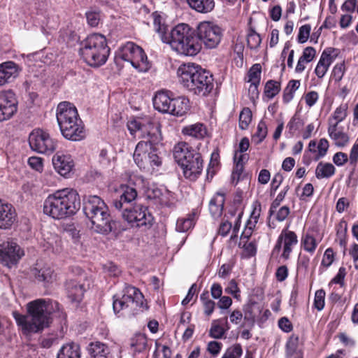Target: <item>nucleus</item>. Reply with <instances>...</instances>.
Wrapping results in <instances>:
<instances>
[{"instance_id": "1", "label": "nucleus", "mask_w": 358, "mask_h": 358, "mask_svg": "<svg viewBox=\"0 0 358 358\" xmlns=\"http://www.w3.org/2000/svg\"><path fill=\"white\" fill-rule=\"evenodd\" d=\"M127 126L131 136L148 139L140 141L136 146L133 157L137 166L141 169L159 166L161 162L153 148L162 141L159 122L150 115H145L129 120Z\"/></svg>"}, {"instance_id": "2", "label": "nucleus", "mask_w": 358, "mask_h": 358, "mask_svg": "<svg viewBox=\"0 0 358 358\" xmlns=\"http://www.w3.org/2000/svg\"><path fill=\"white\" fill-rule=\"evenodd\" d=\"M80 207L78 192L73 188H63L49 194L43 203V213L55 220L74 215Z\"/></svg>"}, {"instance_id": "3", "label": "nucleus", "mask_w": 358, "mask_h": 358, "mask_svg": "<svg viewBox=\"0 0 358 358\" xmlns=\"http://www.w3.org/2000/svg\"><path fill=\"white\" fill-rule=\"evenodd\" d=\"M180 84L200 96L208 95L213 89V78L209 72L195 64H183L177 70Z\"/></svg>"}, {"instance_id": "4", "label": "nucleus", "mask_w": 358, "mask_h": 358, "mask_svg": "<svg viewBox=\"0 0 358 358\" xmlns=\"http://www.w3.org/2000/svg\"><path fill=\"white\" fill-rule=\"evenodd\" d=\"M84 211L90 220L91 228L101 234H108L115 227L108 208L104 201L96 195H85L83 197Z\"/></svg>"}, {"instance_id": "5", "label": "nucleus", "mask_w": 358, "mask_h": 358, "mask_svg": "<svg viewBox=\"0 0 358 358\" xmlns=\"http://www.w3.org/2000/svg\"><path fill=\"white\" fill-rule=\"evenodd\" d=\"M162 41L169 44L177 53L185 56H194L201 49L194 31L187 24H179L168 34H163Z\"/></svg>"}, {"instance_id": "6", "label": "nucleus", "mask_w": 358, "mask_h": 358, "mask_svg": "<svg viewBox=\"0 0 358 358\" xmlns=\"http://www.w3.org/2000/svg\"><path fill=\"white\" fill-rule=\"evenodd\" d=\"M57 120L63 136L71 141H80L85 137V129L75 106L64 101L57 106Z\"/></svg>"}, {"instance_id": "7", "label": "nucleus", "mask_w": 358, "mask_h": 358, "mask_svg": "<svg viewBox=\"0 0 358 358\" xmlns=\"http://www.w3.org/2000/svg\"><path fill=\"white\" fill-rule=\"evenodd\" d=\"M27 311V315L13 312V317L24 334L36 333L48 326L49 317L45 313V299H38L29 302Z\"/></svg>"}, {"instance_id": "8", "label": "nucleus", "mask_w": 358, "mask_h": 358, "mask_svg": "<svg viewBox=\"0 0 358 358\" xmlns=\"http://www.w3.org/2000/svg\"><path fill=\"white\" fill-rule=\"evenodd\" d=\"M110 49L106 37L99 34H93L81 43L80 54L84 60L92 66L104 64L109 55Z\"/></svg>"}, {"instance_id": "9", "label": "nucleus", "mask_w": 358, "mask_h": 358, "mask_svg": "<svg viewBox=\"0 0 358 358\" xmlns=\"http://www.w3.org/2000/svg\"><path fill=\"white\" fill-rule=\"evenodd\" d=\"M117 56L129 63L139 72H147L151 67L144 50L133 42L122 45L118 50Z\"/></svg>"}, {"instance_id": "10", "label": "nucleus", "mask_w": 358, "mask_h": 358, "mask_svg": "<svg viewBox=\"0 0 358 358\" xmlns=\"http://www.w3.org/2000/svg\"><path fill=\"white\" fill-rule=\"evenodd\" d=\"M144 296L140 290L135 287L127 285L121 294H117L113 296V310L115 314L124 309L136 310L138 308H143Z\"/></svg>"}, {"instance_id": "11", "label": "nucleus", "mask_w": 358, "mask_h": 358, "mask_svg": "<svg viewBox=\"0 0 358 358\" xmlns=\"http://www.w3.org/2000/svg\"><path fill=\"white\" fill-rule=\"evenodd\" d=\"M121 210V215L131 227H150L153 223V217L145 206L134 203Z\"/></svg>"}, {"instance_id": "12", "label": "nucleus", "mask_w": 358, "mask_h": 358, "mask_svg": "<svg viewBox=\"0 0 358 358\" xmlns=\"http://www.w3.org/2000/svg\"><path fill=\"white\" fill-rule=\"evenodd\" d=\"M196 35L198 39L206 48L212 49L216 48L220 43L222 30L213 22L203 21L197 26Z\"/></svg>"}, {"instance_id": "13", "label": "nucleus", "mask_w": 358, "mask_h": 358, "mask_svg": "<svg viewBox=\"0 0 358 358\" xmlns=\"http://www.w3.org/2000/svg\"><path fill=\"white\" fill-rule=\"evenodd\" d=\"M24 250L14 239H8L0 244V263L11 268L24 257Z\"/></svg>"}, {"instance_id": "14", "label": "nucleus", "mask_w": 358, "mask_h": 358, "mask_svg": "<svg viewBox=\"0 0 358 358\" xmlns=\"http://www.w3.org/2000/svg\"><path fill=\"white\" fill-rule=\"evenodd\" d=\"M29 143L31 150L39 153H52L57 146V142L49 134L41 130H34L29 137Z\"/></svg>"}, {"instance_id": "15", "label": "nucleus", "mask_w": 358, "mask_h": 358, "mask_svg": "<svg viewBox=\"0 0 358 358\" xmlns=\"http://www.w3.org/2000/svg\"><path fill=\"white\" fill-rule=\"evenodd\" d=\"M297 243L298 237L294 231H289L288 227H286L282 229L279 235L273 252H279L282 250L281 257L285 259H288Z\"/></svg>"}, {"instance_id": "16", "label": "nucleus", "mask_w": 358, "mask_h": 358, "mask_svg": "<svg viewBox=\"0 0 358 358\" xmlns=\"http://www.w3.org/2000/svg\"><path fill=\"white\" fill-rule=\"evenodd\" d=\"M17 100L11 91L0 93V122L10 119L17 110Z\"/></svg>"}, {"instance_id": "17", "label": "nucleus", "mask_w": 358, "mask_h": 358, "mask_svg": "<svg viewBox=\"0 0 358 358\" xmlns=\"http://www.w3.org/2000/svg\"><path fill=\"white\" fill-rule=\"evenodd\" d=\"M178 165L182 169L184 176L192 180L197 178L203 170V160L199 153L194 154L189 159Z\"/></svg>"}, {"instance_id": "18", "label": "nucleus", "mask_w": 358, "mask_h": 358, "mask_svg": "<svg viewBox=\"0 0 358 358\" xmlns=\"http://www.w3.org/2000/svg\"><path fill=\"white\" fill-rule=\"evenodd\" d=\"M31 273L38 282L48 287L57 280V274L52 267L43 262H37L31 270Z\"/></svg>"}, {"instance_id": "19", "label": "nucleus", "mask_w": 358, "mask_h": 358, "mask_svg": "<svg viewBox=\"0 0 358 358\" xmlns=\"http://www.w3.org/2000/svg\"><path fill=\"white\" fill-rule=\"evenodd\" d=\"M52 164L55 171L62 176H70L74 167V162L69 154L57 152L52 157Z\"/></svg>"}, {"instance_id": "20", "label": "nucleus", "mask_w": 358, "mask_h": 358, "mask_svg": "<svg viewBox=\"0 0 358 358\" xmlns=\"http://www.w3.org/2000/svg\"><path fill=\"white\" fill-rule=\"evenodd\" d=\"M118 193L119 199H116L113 202L115 208L117 210L133 205V201L137 197L136 189L127 185H121Z\"/></svg>"}, {"instance_id": "21", "label": "nucleus", "mask_w": 358, "mask_h": 358, "mask_svg": "<svg viewBox=\"0 0 358 358\" xmlns=\"http://www.w3.org/2000/svg\"><path fill=\"white\" fill-rule=\"evenodd\" d=\"M16 213L14 207L0 199V229H8L15 221Z\"/></svg>"}, {"instance_id": "22", "label": "nucleus", "mask_w": 358, "mask_h": 358, "mask_svg": "<svg viewBox=\"0 0 358 358\" xmlns=\"http://www.w3.org/2000/svg\"><path fill=\"white\" fill-rule=\"evenodd\" d=\"M20 71L19 66L13 62L0 64V86L13 81L17 77Z\"/></svg>"}, {"instance_id": "23", "label": "nucleus", "mask_w": 358, "mask_h": 358, "mask_svg": "<svg viewBox=\"0 0 358 358\" xmlns=\"http://www.w3.org/2000/svg\"><path fill=\"white\" fill-rule=\"evenodd\" d=\"M173 99L170 92L159 91L152 100L154 108L161 113H169Z\"/></svg>"}, {"instance_id": "24", "label": "nucleus", "mask_w": 358, "mask_h": 358, "mask_svg": "<svg viewBox=\"0 0 358 358\" xmlns=\"http://www.w3.org/2000/svg\"><path fill=\"white\" fill-rule=\"evenodd\" d=\"M147 194L148 198L157 199L162 206L169 207L174 203L175 198L173 194L167 189L159 188L148 189Z\"/></svg>"}, {"instance_id": "25", "label": "nucleus", "mask_w": 358, "mask_h": 358, "mask_svg": "<svg viewBox=\"0 0 358 358\" xmlns=\"http://www.w3.org/2000/svg\"><path fill=\"white\" fill-rule=\"evenodd\" d=\"M197 153L187 143L184 141L178 143L173 148V157L178 164H182L183 162L189 159L192 156Z\"/></svg>"}, {"instance_id": "26", "label": "nucleus", "mask_w": 358, "mask_h": 358, "mask_svg": "<svg viewBox=\"0 0 358 358\" xmlns=\"http://www.w3.org/2000/svg\"><path fill=\"white\" fill-rule=\"evenodd\" d=\"M66 289L67 296L72 302L79 303L82 301L85 287L84 284L76 280H70L66 282Z\"/></svg>"}, {"instance_id": "27", "label": "nucleus", "mask_w": 358, "mask_h": 358, "mask_svg": "<svg viewBox=\"0 0 358 358\" xmlns=\"http://www.w3.org/2000/svg\"><path fill=\"white\" fill-rule=\"evenodd\" d=\"M229 329L227 317L214 320L211 323L209 336L215 339H220Z\"/></svg>"}, {"instance_id": "28", "label": "nucleus", "mask_w": 358, "mask_h": 358, "mask_svg": "<svg viewBox=\"0 0 358 358\" xmlns=\"http://www.w3.org/2000/svg\"><path fill=\"white\" fill-rule=\"evenodd\" d=\"M299 343L297 336L293 334L289 338L285 345V358H303Z\"/></svg>"}, {"instance_id": "29", "label": "nucleus", "mask_w": 358, "mask_h": 358, "mask_svg": "<svg viewBox=\"0 0 358 358\" xmlns=\"http://www.w3.org/2000/svg\"><path fill=\"white\" fill-rule=\"evenodd\" d=\"M169 114L175 116H182L187 113L189 108V99L184 96L173 98L171 103Z\"/></svg>"}, {"instance_id": "30", "label": "nucleus", "mask_w": 358, "mask_h": 358, "mask_svg": "<svg viewBox=\"0 0 358 358\" xmlns=\"http://www.w3.org/2000/svg\"><path fill=\"white\" fill-rule=\"evenodd\" d=\"M182 134L196 139H203L207 135V129L202 123H195L184 127Z\"/></svg>"}, {"instance_id": "31", "label": "nucleus", "mask_w": 358, "mask_h": 358, "mask_svg": "<svg viewBox=\"0 0 358 358\" xmlns=\"http://www.w3.org/2000/svg\"><path fill=\"white\" fill-rule=\"evenodd\" d=\"M333 60L330 51L325 50L322 53L315 69V73L318 78H322L325 76Z\"/></svg>"}, {"instance_id": "32", "label": "nucleus", "mask_w": 358, "mask_h": 358, "mask_svg": "<svg viewBox=\"0 0 358 358\" xmlns=\"http://www.w3.org/2000/svg\"><path fill=\"white\" fill-rule=\"evenodd\" d=\"M147 346L148 340L143 334H136L129 339L130 350L134 355L144 352Z\"/></svg>"}, {"instance_id": "33", "label": "nucleus", "mask_w": 358, "mask_h": 358, "mask_svg": "<svg viewBox=\"0 0 358 358\" xmlns=\"http://www.w3.org/2000/svg\"><path fill=\"white\" fill-rule=\"evenodd\" d=\"M224 201V194L220 192H217L210 199L209 203V210L214 218H217L221 216Z\"/></svg>"}, {"instance_id": "34", "label": "nucleus", "mask_w": 358, "mask_h": 358, "mask_svg": "<svg viewBox=\"0 0 358 358\" xmlns=\"http://www.w3.org/2000/svg\"><path fill=\"white\" fill-rule=\"evenodd\" d=\"M81 352L79 345L75 343L64 344L59 349L57 358H80Z\"/></svg>"}, {"instance_id": "35", "label": "nucleus", "mask_w": 358, "mask_h": 358, "mask_svg": "<svg viewBox=\"0 0 358 358\" xmlns=\"http://www.w3.org/2000/svg\"><path fill=\"white\" fill-rule=\"evenodd\" d=\"M187 2L192 9L203 14L210 13L215 8L214 0H187Z\"/></svg>"}, {"instance_id": "36", "label": "nucleus", "mask_w": 358, "mask_h": 358, "mask_svg": "<svg viewBox=\"0 0 358 358\" xmlns=\"http://www.w3.org/2000/svg\"><path fill=\"white\" fill-rule=\"evenodd\" d=\"M328 134L338 147H345L349 143V136L348 134L342 131L338 130L337 127L328 126Z\"/></svg>"}, {"instance_id": "37", "label": "nucleus", "mask_w": 358, "mask_h": 358, "mask_svg": "<svg viewBox=\"0 0 358 358\" xmlns=\"http://www.w3.org/2000/svg\"><path fill=\"white\" fill-rule=\"evenodd\" d=\"M242 215L243 208L241 206L236 208L231 207L225 215L226 220H232V224H234L233 234L234 236L236 235V233L239 230Z\"/></svg>"}, {"instance_id": "38", "label": "nucleus", "mask_w": 358, "mask_h": 358, "mask_svg": "<svg viewBox=\"0 0 358 358\" xmlns=\"http://www.w3.org/2000/svg\"><path fill=\"white\" fill-rule=\"evenodd\" d=\"M43 247L47 250H51L53 252H59L62 249V241L61 238L55 234H49L44 235Z\"/></svg>"}, {"instance_id": "39", "label": "nucleus", "mask_w": 358, "mask_h": 358, "mask_svg": "<svg viewBox=\"0 0 358 358\" xmlns=\"http://www.w3.org/2000/svg\"><path fill=\"white\" fill-rule=\"evenodd\" d=\"M262 66L259 64H255L248 71V82L251 83L250 90L257 91V87L260 83Z\"/></svg>"}, {"instance_id": "40", "label": "nucleus", "mask_w": 358, "mask_h": 358, "mask_svg": "<svg viewBox=\"0 0 358 358\" xmlns=\"http://www.w3.org/2000/svg\"><path fill=\"white\" fill-rule=\"evenodd\" d=\"M348 106L341 104L334 111L329 119L328 126L338 127V124L343 122L347 117Z\"/></svg>"}, {"instance_id": "41", "label": "nucleus", "mask_w": 358, "mask_h": 358, "mask_svg": "<svg viewBox=\"0 0 358 358\" xmlns=\"http://www.w3.org/2000/svg\"><path fill=\"white\" fill-rule=\"evenodd\" d=\"M334 166L328 162H320L315 169V176L317 179L328 178L334 175Z\"/></svg>"}, {"instance_id": "42", "label": "nucleus", "mask_w": 358, "mask_h": 358, "mask_svg": "<svg viewBox=\"0 0 358 358\" xmlns=\"http://www.w3.org/2000/svg\"><path fill=\"white\" fill-rule=\"evenodd\" d=\"M248 159V157L243 152H241L240 151L235 150L234 155V162L235 164V167L232 172V179L234 180L236 178L238 179L239 176L242 173L243 170V164Z\"/></svg>"}, {"instance_id": "43", "label": "nucleus", "mask_w": 358, "mask_h": 358, "mask_svg": "<svg viewBox=\"0 0 358 358\" xmlns=\"http://www.w3.org/2000/svg\"><path fill=\"white\" fill-rule=\"evenodd\" d=\"M90 352L93 358H110L108 347L100 342L92 343Z\"/></svg>"}, {"instance_id": "44", "label": "nucleus", "mask_w": 358, "mask_h": 358, "mask_svg": "<svg viewBox=\"0 0 358 358\" xmlns=\"http://www.w3.org/2000/svg\"><path fill=\"white\" fill-rule=\"evenodd\" d=\"M194 223L195 214H188L185 217H180L178 219L176 229L179 232H186L194 227Z\"/></svg>"}, {"instance_id": "45", "label": "nucleus", "mask_w": 358, "mask_h": 358, "mask_svg": "<svg viewBox=\"0 0 358 358\" xmlns=\"http://www.w3.org/2000/svg\"><path fill=\"white\" fill-rule=\"evenodd\" d=\"M300 85V81L298 80H291L289 81L283 91V101L285 103H289L293 99L294 93L299 89Z\"/></svg>"}, {"instance_id": "46", "label": "nucleus", "mask_w": 358, "mask_h": 358, "mask_svg": "<svg viewBox=\"0 0 358 358\" xmlns=\"http://www.w3.org/2000/svg\"><path fill=\"white\" fill-rule=\"evenodd\" d=\"M280 89L281 85L280 82L269 80L265 84L264 93L268 99H272L280 92Z\"/></svg>"}, {"instance_id": "47", "label": "nucleus", "mask_w": 358, "mask_h": 358, "mask_svg": "<svg viewBox=\"0 0 358 358\" xmlns=\"http://www.w3.org/2000/svg\"><path fill=\"white\" fill-rule=\"evenodd\" d=\"M317 245L318 241L313 235L308 233L306 234L301 238V247L304 250L310 254L314 253Z\"/></svg>"}, {"instance_id": "48", "label": "nucleus", "mask_w": 358, "mask_h": 358, "mask_svg": "<svg viewBox=\"0 0 358 358\" xmlns=\"http://www.w3.org/2000/svg\"><path fill=\"white\" fill-rule=\"evenodd\" d=\"M152 17L155 29L159 34L160 38L162 40V35L169 34L166 33L167 27L165 25L162 16L157 12L152 13Z\"/></svg>"}, {"instance_id": "49", "label": "nucleus", "mask_w": 358, "mask_h": 358, "mask_svg": "<svg viewBox=\"0 0 358 358\" xmlns=\"http://www.w3.org/2000/svg\"><path fill=\"white\" fill-rule=\"evenodd\" d=\"M261 213V205L258 203H255L253 204V209L250 214V216L246 223L245 227H248L251 229H254L256 227V224L258 222L259 217Z\"/></svg>"}, {"instance_id": "50", "label": "nucleus", "mask_w": 358, "mask_h": 358, "mask_svg": "<svg viewBox=\"0 0 358 358\" xmlns=\"http://www.w3.org/2000/svg\"><path fill=\"white\" fill-rule=\"evenodd\" d=\"M252 121V111L249 108H244L239 115V127L242 130L247 129Z\"/></svg>"}, {"instance_id": "51", "label": "nucleus", "mask_w": 358, "mask_h": 358, "mask_svg": "<svg viewBox=\"0 0 358 358\" xmlns=\"http://www.w3.org/2000/svg\"><path fill=\"white\" fill-rule=\"evenodd\" d=\"M67 233L76 248L82 249L83 248V237L80 231L76 228H71L67 231Z\"/></svg>"}, {"instance_id": "52", "label": "nucleus", "mask_w": 358, "mask_h": 358, "mask_svg": "<svg viewBox=\"0 0 358 358\" xmlns=\"http://www.w3.org/2000/svg\"><path fill=\"white\" fill-rule=\"evenodd\" d=\"M247 42L250 49H257L261 44L262 38L255 30L250 29L247 36Z\"/></svg>"}, {"instance_id": "53", "label": "nucleus", "mask_w": 358, "mask_h": 358, "mask_svg": "<svg viewBox=\"0 0 358 358\" xmlns=\"http://www.w3.org/2000/svg\"><path fill=\"white\" fill-rule=\"evenodd\" d=\"M154 355L155 358H171V351L169 347L157 341Z\"/></svg>"}, {"instance_id": "54", "label": "nucleus", "mask_w": 358, "mask_h": 358, "mask_svg": "<svg viewBox=\"0 0 358 358\" xmlns=\"http://www.w3.org/2000/svg\"><path fill=\"white\" fill-rule=\"evenodd\" d=\"M225 293L231 295L234 299L237 300L241 299V290L238 286V283L235 280H231L227 286L224 289Z\"/></svg>"}, {"instance_id": "55", "label": "nucleus", "mask_w": 358, "mask_h": 358, "mask_svg": "<svg viewBox=\"0 0 358 358\" xmlns=\"http://www.w3.org/2000/svg\"><path fill=\"white\" fill-rule=\"evenodd\" d=\"M242 353L243 350L241 345L236 344L227 348L222 358H240Z\"/></svg>"}, {"instance_id": "56", "label": "nucleus", "mask_w": 358, "mask_h": 358, "mask_svg": "<svg viewBox=\"0 0 358 358\" xmlns=\"http://www.w3.org/2000/svg\"><path fill=\"white\" fill-rule=\"evenodd\" d=\"M329 147V144L328 141L326 138H321L319 141V143L317 145L316 149V155H315V159L318 160L320 158H322L327 155Z\"/></svg>"}, {"instance_id": "57", "label": "nucleus", "mask_w": 358, "mask_h": 358, "mask_svg": "<svg viewBox=\"0 0 358 358\" xmlns=\"http://www.w3.org/2000/svg\"><path fill=\"white\" fill-rule=\"evenodd\" d=\"M325 292L323 289H318L315 292L314 299V306L315 308L320 311L324 307V299H325Z\"/></svg>"}, {"instance_id": "58", "label": "nucleus", "mask_w": 358, "mask_h": 358, "mask_svg": "<svg viewBox=\"0 0 358 358\" xmlns=\"http://www.w3.org/2000/svg\"><path fill=\"white\" fill-rule=\"evenodd\" d=\"M29 166L34 171L42 173L43 171V159L39 157H30L28 159Z\"/></svg>"}, {"instance_id": "59", "label": "nucleus", "mask_w": 358, "mask_h": 358, "mask_svg": "<svg viewBox=\"0 0 358 358\" xmlns=\"http://www.w3.org/2000/svg\"><path fill=\"white\" fill-rule=\"evenodd\" d=\"M334 261V252L331 248H327L321 262V266L329 268Z\"/></svg>"}, {"instance_id": "60", "label": "nucleus", "mask_w": 358, "mask_h": 358, "mask_svg": "<svg viewBox=\"0 0 358 358\" xmlns=\"http://www.w3.org/2000/svg\"><path fill=\"white\" fill-rule=\"evenodd\" d=\"M311 30V27L310 24H304L299 28V34H298V42L300 43H303L307 41L310 32Z\"/></svg>"}, {"instance_id": "61", "label": "nucleus", "mask_w": 358, "mask_h": 358, "mask_svg": "<svg viewBox=\"0 0 358 358\" xmlns=\"http://www.w3.org/2000/svg\"><path fill=\"white\" fill-rule=\"evenodd\" d=\"M103 272L112 277H116L120 273V268L113 263L108 262L103 266Z\"/></svg>"}, {"instance_id": "62", "label": "nucleus", "mask_w": 358, "mask_h": 358, "mask_svg": "<svg viewBox=\"0 0 358 358\" xmlns=\"http://www.w3.org/2000/svg\"><path fill=\"white\" fill-rule=\"evenodd\" d=\"M222 348V344L217 341H210L207 345V351L213 357H217Z\"/></svg>"}, {"instance_id": "63", "label": "nucleus", "mask_w": 358, "mask_h": 358, "mask_svg": "<svg viewBox=\"0 0 358 358\" xmlns=\"http://www.w3.org/2000/svg\"><path fill=\"white\" fill-rule=\"evenodd\" d=\"M87 21L91 27H96L100 21V14L95 11H88L86 13Z\"/></svg>"}, {"instance_id": "64", "label": "nucleus", "mask_w": 358, "mask_h": 358, "mask_svg": "<svg viewBox=\"0 0 358 358\" xmlns=\"http://www.w3.org/2000/svg\"><path fill=\"white\" fill-rule=\"evenodd\" d=\"M348 161V156L345 152H338L333 156V162L338 166H343Z\"/></svg>"}]
</instances>
